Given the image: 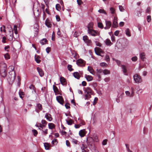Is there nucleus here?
Listing matches in <instances>:
<instances>
[{
	"instance_id": "nucleus-34",
	"label": "nucleus",
	"mask_w": 152,
	"mask_h": 152,
	"mask_svg": "<svg viewBox=\"0 0 152 152\" xmlns=\"http://www.w3.org/2000/svg\"><path fill=\"white\" fill-rule=\"evenodd\" d=\"M100 65L101 66L103 67H106L107 66V64L104 62L100 63Z\"/></svg>"
},
{
	"instance_id": "nucleus-5",
	"label": "nucleus",
	"mask_w": 152,
	"mask_h": 152,
	"mask_svg": "<svg viewBox=\"0 0 152 152\" xmlns=\"http://www.w3.org/2000/svg\"><path fill=\"white\" fill-rule=\"evenodd\" d=\"M88 33L93 37H95L98 35L97 31L93 29H91L88 28Z\"/></svg>"
},
{
	"instance_id": "nucleus-45",
	"label": "nucleus",
	"mask_w": 152,
	"mask_h": 152,
	"mask_svg": "<svg viewBox=\"0 0 152 152\" xmlns=\"http://www.w3.org/2000/svg\"><path fill=\"white\" fill-rule=\"evenodd\" d=\"M53 88L54 91L55 92H56L58 91L57 88L54 85L53 86Z\"/></svg>"
},
{
	"instance_id": "nucleus-47",
	"label": "nucleus",
	"mask_w": 152,
	"mask_h": 152,
	"mask_svg": "<svg viewBox=\"0 0 152 152\" xmlns=\"http://www.w3.org/2000/svg\"><path fill=\"white\" fill-rule=\"evenodd\" d=\"M119 8L120 11L123 12L124 10V8L122 6L119 5Z\"/></svg>"
},
{
	"instance_id": "nucleus-4",
	"label": "nucleus",
	"mask_w": 152,
	"mask_h": 152,
	"mask_svg": "<svg viewBox=\"0 0 152 152\" xmlns=\"http://www.w3.org/2000/svg\"><path fill=\"white\" fill-rule=\"evenodd\" d=\"M133 78L136 83H141L142 82L141 77L137 74H135L133 76Z\"/></svg>"
},
{
	"instance_id": "nucleus-7",
	"label": "nucleus",
	"mask_w": 152,
	"mask_h": 152,
	"mask_svg": "<svg viewBox=\"0 0 152 152\" xmlns=\"http://www.w3.org/2000/svg\"><path fill=\"white\" fill-rule=\"evenodd\" d=\"M85 62L82 59H78L76 61V64L80 66H84L85 65Z\"/></svg>"
},
{
	"instance_id": "nucleus-56",
	"label": "nucleus",
	"mask_w": 152,
	"mask_h": 152,
	"mask_svg": "<svg viewBox=\"0 0 152 152\" xmlns=\"http://www.w3.org/2000/svg\"><path fill=\"white\" fill-rule=\"evenodd\" d=\"M113 60H115L116 61V63H117V64L119 66L121 64V62L120 61L116 59H113Z\"/></svg>"
},
{
	"instance_id": "nucleus-1",
	"label": "nucleus",
	"mask_w": 152,
	"mask_h": 152,
	"mask_svg": "<svg viewBox=\"0 0 152 152\" xmlns=\"http://www.w3.org/2000/svg\"><path fill=\"white\" fill-rule=\"evenodd\" d=\"M10 71L8 72V77L7 78V80L9 83H12L14 80L16 75L14 71L15 67L13 66H10L8 68Z\"/></svg>"
},
{
	"instance_id": "nucleus-64",
	"label": "nucleus",
	"mask_w": 152,
	"mask_h": 152,
	"mask_svg": "<svg viewBox=\"0 0 152 152\" xmlns=\"http://www.w3.org/2000/svg\"><path fill=\"white\" fill-rule=\"evenodd\" d=\"M56 20L57 21H59L60 20V17L58 15H56Z\"/></svg>"
},
{
	"instance_id": "nucleus-9",
	"label": "nucleus",
	"mask_w": 152,
	"mask_h": 152,
	"mask_svg": "<svg viewBox=\"0 0 152 152\" xmlns=\"http://www.w3.org/2000/svg\"><path fill=\"white\" fill-rule=\"evenodd\" d=\"M118 26V24L117 22V18L115 17L113 21L112 27L114 28H117Z\"/></svg>"
},
{
	"instance_id": "nucleus-3",
	"label": "nucleus",
	"mask_w": 152,
	"mask_h": 152,
	"mask_svg": "<svg viewBox=\"0 0 152 152\" xmlns=\"http://www.w3.org/2000/svg\"><path fill=\"white\" fill-rule=\"evenodd\" d=\"M42 124H38L37 125H36V126L37 127H40L41 128H42V131L46 135L47 133V129L44 130L43 127H45L47 124V121L44 120H42L41 121Z\"/></svg>"
},
{
	"instance_id": "nucleus-12",
	"label": "nucleus",
	"mask_w": 152,
	"mask_h": 152,
	"mask_svg": "<svg viewBox=\"0 0 152 152\" xmlns=\"http://www.w3.org/2000/svg\"><path fill=\"white\" fill-rule=\"evenodd\" d=\"M37 70L40 76L42 77L44 75V72L39 67H37Z\"/></svg>"
},
{
	"instance_id": "nucleus-46",
	"label": "nucleus",
	"mask_w": 152,
	"mask_h": 152,
	"mask_svg": "<svg viewBox=\"0 0 152 152\" xmlns=\"http://www.w3.org/2000/svg\"><path fill=\"white\" fill-rule=\"evenodd\" d=\"M86 43H87V44L88 45H90L91 43V40L88 39L87 40H86V41L85 42Z\"/></svg>"
},
{
	"instance_id": "nucleus-54",
	"label": "nucleus",
	"mask_w": 152,
	"mask_h": 152,
	"mask_svg": "<svg viewBox=\"0 0 152 152\" xmlns=\"http://www.w3.org/2000/svg\"><path fill=\"white\" fill-rule=\"evenodd\" d=\"M147 21L148 22H150L151 20V16L150 15H148L147 18Z\"/></svg>"
},
{
	"instance_id": "nucleus-31",
	"label": "nucleus",
	"mask_w": 152,
	"mask_h": 152,
	"mask_svg": "<svg viewBox=\"0 0 152 152\" xmlns=\"http://www.w3.org/2000/svg\"><path fill=\"white\" fill-rule=\"evenodd\" d=\"M96 50L99 52L100 53H104V52L102 51V50L100 48L98 47H96Z\"/></svg>"
},
{
	"instance_id": "nucleus-25",
	"label": "nucleus",
	"mask_w": 152,
	"mask_h": 152,
	"mask_svg": "<svg viewBox=\"0 0 152 152\" xmlns=\"http://www.w3.org/2000/svg\"><path fill=\"white\" fill-rule=\"evenodd\" d=\"M104 75L109 74L110 73V71L107 69H105L103 71V72Z\"/></svg>"
},
{
	"instance_id": "nucleus-27",
	"label": "nucleus",
	"mask_w": 152,
	"mask_h": 152,
	"mask_svg": "<svg viewBox=\"0 0 152 152\" xmlns=\"http://www.w3.org/2000/svg\"><path fill=\"white\" fill-rule=\"evenodd\" d=\"M105 43L107 45H110V44L111 43L110 40L107 39L106 40Z\"/></svg>"
},
{
	"instance_id": "nucleus-35",
	"label": "nucleus",
	"mask_w": 152,
	"mask_h": 152,
	"mask_svg": "<svg viewBox=\"0 0 152 152\" xmlns=\"http://www.w3.org/2000/svg\"><path fill=\"white\" fill-rule=\"evenodd\" d=\"M88 70L90 72V73L93 74L92 72L93 71V70L92 67L88 66Z\"/></svg>"
},
{
	"instance_id": "nucleus-36",
	"label": "nucleus",
	"mask_w": 152,
	"mask_h": 152,
	"mask_svg": "<svg viewBox=\"0 0 152 152\" xmlns=\"http://www.w3.org/2000/svg\"><path fill=\"white\" fill-rule=\"evenodd\" d=\"M4 57L5 59L6 60L9 59L10 58V57L8 53H7L4 55Z\"/></svg>"
},
{
	"instance_id": "nucleus-57",
	"label": "nucleus",
	"mask_w": 152,
	"mask_h": 152,
	"mask_svg": "<svg viewBox=\"0 0 152 152\" xmlns=\"http://www.w3.org/2000/svg\"><path fill=\"white\" fill-rule=\"evenodd\" d=\"M57 35L58 36V37H61V32L60 31V30L59 28H58V31L57 32Z\"/></svg>"
},
{
	"instance_id": "nucleus-50",
	"label": "nucleus",
	"mask_w": 152,
	"mask_h": 152,
	"mask_svg": "<svg viewBox=\"0 0 152 152\" xmlns=\"http://www.w3.org/2000/svg\"><path fill=\"white\" fill-rule=\"evenodd\" d=\"M131 59L133 61H135L137 60V56H135L132 57Z\"/></svg>"
},
{
	"instance_id": "nucleus-10",
	"label": "nucleus",
	"mask_w": 152,
	"mask_h": 152,
	"mask_svg": "<svg viewBox=\"0 0 152 152\" xmlns=\"http://www.w3.org/2000/svg\"><path fill=\"white\" fill-rule=\"evenodd\" d=\"M42 105L40 104H37L36 107L35 111L37 113H39V111L42 110Z\"/></svg>"
},
{
	"instance_id": "nucleus-21",
	"label": "nucleus",
	"mask_w": 152,
	"mask_h": 152,
	"mask_svg": "<svg viewBox=\"0 0 152 152\" xmlns=\"http://www.w3.org/2000/svg\"><path fill=\"white\" fill-rule=\"evenodd\" d=\"M47 42V39L45 38L42 39L40 41V43L42 45H44Z\"/></svg>"
},
{
	"instance_id": "nucleus-44",
	"label": "nucleus",
	"mask_w": 152,
	"mask_h": 152,
	"mask_svg": "<svg viewBox=\"0 0 152 152\" xmlns=\"http://www.w3.org/2000/svg\"><path fill=\"white\" fill-rule=\"evenodd\" d=\"M80 35V33L77 31H76L74 34V36L76 37H77Z\"/></svg>"
},
{
	"instance_id": "nucleus-14",
	"label": "nucleus",
	"mask_w": 152,
	"mask_h": 152,
	"mask_svg": "<svg viewBox=\"0 0 152 152\" xmlns=\"http://www.w3.org/2000/svg\"><path fill=\"white\" fill-rule=\"evenodd\" d=\"M85 77L88 81H91L93 80V77L91 75H87L86 74L85 75Z\"/></svg>"
},
{
	"instance_id": "nucleus-55",
	"label": "nucleus",
	"mask_w": 152,
	"mask_h": 152,
	"mask_svg": "<svg viewBox=\"0 0 152 152\" xmlns=\"http://www.w3.org/2000/svg\"><path fill=\"white\" fill-rule=\"evenodd\" d=\"M77 2L79 5H80L83 4V2L81 0H77Z\"/></svg>"
},
{
	"instance_id": "nucleus-51",
	"label": "nucleus",
	"mask_w": 152,
	"mask_h": 152,
	"mask_svg": "<svg viewBox=\"0 0 152 152\" xmlns=\"http://www.w3.org/2000/svg\"><path fill=\"white\" fill-rule=\"evenodd\" d=\"M107 139L104 140L102 143L103 145H105L107 144Z\"/></svg>"
},
{
	"instance_id": "nucleus-37",
	"label": "nucleus",
	"mask_w": 152,
	"mask_h": 152,
	"mask_svg": "<svg viewBox=\"0 0 152 152\" xmlns=\"http://www.w3.org/2000/svg\"><path fill=\"white\" fill-rule=\"evenodd\" d=\"M32 132L35 136H36L37 135L38 132L36 130L34 129L32 130Z\"/></svg>"
},
{
	"instance_id": "nucleus-18",
	"label": "nucleus",
	"mask_w": 152,
	"mask_h": 152,
	"mask_svg": "<svg viewBox=\"0 0 152 152\" xmlns=\"http://www.w3.org/2000/svg\"><path fill=\"white\" fill-rule=\"evenodd\" d=\"M66 121L67 124L69 125H71L74 122V121L71 119H69V120L66 119Z\"/></svg>"
},
{
	"instance_id": "nucleus-39",
	"label": "nucleus",
	"mask_w": 152,
	"mask_h": 152,
	"mask_svg": "<svg viewBox=\"0 0 152 152\" xmlns=\"http://www.w3.org/2000/svg\"><path fill=\"white\" fill-rule=\"evenodd\" d=\"M98 12L100 13H103L104 14H107L106 12H105V11L103 9H99L98 10Z\"/></svg>"
},
{
	"instance_id": "nucleus-38",
	"label": "nucleus",
	"mask_w": 152,
	"mask_h": 152,
	"mask_svg": "<svg viewBox=\"0 0 152 152\" xmlns=\"http://www.w3.org/2000/svg\"><path fill=\"white\" fill-rule=\"evenodd\" d=\"M105 60L107 62H108L110 60V57L108 55H106L105 57Z\"/></svg>"
},
{
	"instance_id": "nucleus-28",
	"label": "nucleus",
	"mask_w": 152,
	"mask_h": 152,
	"mask_svg": "<svg viewBox=\"0 0 152 152\" xmlns=\"http://www.w3.org/2000/svg\"><path fill=\"white\" fill-rule=\"evenodd\" d=\"M72 66L71 65L68 64L67 66V68L68 70L71 72L74 70V69L72 68Z\"/></svg>"
},
{
	"instance_id": "nucleus-41",
	"label": "nucleus",
	"mask_w": 152,
	"mask_h": 152,
	"mask_svg": "<svg viewBox=\"0 0 152 152\" xmlns=\"http://www.w3.org/2000/svg\"><path fill=\"white\" fill-rule=\"evenodd\" d=\"M51 39L53 41L55 40V34L54 31H53L52 33Z\"/></svg>"
},
{
	"instance_id": "nucleus-30",
	"label": "nucleus",
	"mask_w": 152,
	"mask_h": 152,
	"mask_svg": "<svg viewBox=\"0 0 152 152\" xmlns=\"http://www.w3.org/2000/svg\"><path fill=\"white\" fill-rule=\"evenodd\" d=\"M90 86H92L94 88V89L96 90V87L97 86V83H93L90 85Z\"/></svg>"
},
{
	"instance_id": "nucleus-62",
	"label": "nucleus",
	"mask_w": 152,
	"mask_h": 152,
	"mask_svg": "<svg viewBox=\"0 0 152 152\" xmlns=\"http://www.w3.org/2000/svg\"><path fill=\"white\" fill-rule=\"evenodd\" d=\"M93 26V24L92 23H90L88 26V27H87V28H88V27L89 28H91Z\"/></svg>"
},
{
	"instance_id": "nucleus-29",
	"label": "nucleus",
	"mask_w": 152,
	"mask_h": 152,
	"mask_svg": "<svg viewBox=\"0 0 152 152\" xmlns=\"http://www.w3.org/2000/svg\"><path fill=\"white\" fill-rule=\"evenodd\" d=\"M98 26L99 28H103V26L102 23L100 22H99L97 23Z\"/></svg>"
},
{
	"instance_id": "nucleus-19",
	"label": "nucleus",
	"mask_w": 152,
	"mask_h": 152,
	"mask_svg": "<svg viewBox=\"0 0 152 152\" xmlns=\"http://www.w3.org/2000/svg\"><path fill=\"white\" fill-rule=\"evenodd\" d=\"M105 22L106 26H107L109 28H110L112 25L111 22L110 21H107V20H106Z\"/></svg>"
},
{
	"instance_id": "nucleus-8",
	"label": "nucleus",
	"mask_w": 152,
	"mask_h": 152,
	"mask_svg": "<svg viewBox=\"0 0 152 152\" xmlns=\"http://www.w3.org/2000/svg\"><path fill=\"white\" fill-rule=\"evenodd\" d=\"M56 99L58 102L60 104L64 105V100L62 96H56Z\"/></svg>"
},
{
	"instance_id": "nucleus-43",
	"label": "nucleus",
	"mask_w": 152,
	"mask_h": 152,
	"mask_svg": "<svg viewBox=\"0 0 152 152\" xmlns=\"http://www.w3.org/2000/svg\"><path fill=\"white\" fill-rule=\"evenodd\" d=\"M14 33L15 34H17L18 33L17 27L16 25H15L14 26Z\"/></svg>"
},
{
	"instance_id": "nucleus-13",
	"label": "nucleus",
	"mask_w": 152,
	"mask_h": 152,
	"mask_svg": "<svg viewBox=\"0 0 152 152\" xmlns=\"http://www.w3.org/2000/svg\"><path fill=\"white\" fill-rule=\"evenodd\" d=\"M73 76L75 78L77 79H79L80 77V74L78 72H75L73 73Z\"/></svg>"
},
{
	"instance_id": "nucleus-33",
	"label": "nucleus",
	"mask_w": 152,
	"mask_h": 152,
	"mask_svg": "<svg viewBox=\"0 0 152 152\" xmlns=\"http://www.w3.org/2000/svg\"><path fill=\"white\" fill-rule=\"evenodd\" d=\"M56 8L57 10L59 11L61 10V6L59 4H57L56 6Z\"/></svg>"
},
{
	"instance_id": "nucleus-17",
	"label": "nucleus",
	"mask_w": 152,
	"mask_h": 152,
	"mask_svg": "<svg viewBox=\"0 0 152 152\" xmlns=\"http://www.w3.org/2000/svg\"><path fill=\"white\" fill-rule=\"evenodd\" d=\"M48 127L49 129H52L55 128V125L52 123L48 124Z\"/></svg>"
},
{
	"instance_id": "nucleus-58",
	"label": "nucleus",
	"mask_w": 152,
	"mask_h": 152,
	"mask_svg": "<svg viewBox=\"0 0 152 152\" xmlns=\"http://www.w3.org/2000/svg\"><path fill=\"white\" fill-rule=\"evenodd\" d=\"M146 13H150L151 12V8L150 7H148L146 10Z\"/></svg>"
},
{
	"instance_id": "nucleus-11",
	"label": "nucleus",
	"mask_w": 152,
	"mask_h": 152,
	"mask_svg": "<svg viewBox=\"0 0 152 152\" xmlns=\"http://www.w3.org/2000/svg\"><path fill=\"white\" fill-rule=\"evenodd\" d=\"M85 129L81 130L79 132V135L81 137H83L85 135Z\"/></svg>"
},
{
	"instance_id": "nucleus-60",
	"label": "nucleus",
	"mask_w": 152,
	"mask_h": 152,
	"mask_svg": "<svg viewBox=\"0 0 152 152\" xmlns=\"http://www.w3.org/2000/svg\"><path fill=\"white\" fill-rule=\"evenodd\" d=\"M94 51H95V52L96 53V54L97 55H98V56H99V55H100V53H99V52H98L96 49V48H95L94 49Z\"/></svg>"
},
{
	"instance_id": "nucleus-2",
	"label": "nucleus",
	"mask_w": 152,
	"mask_h": 152,
	"mask_svg": "<svg viewBox=\"0 0 152 152\" xmlns=\"http://www.w3.org/2000/svg\"><path fill=\"white\" fill-rule=\"evenodd\" d=\"M7 70L6 64L4 62L0 63V74L2 77H5L7 75Z\"/></svg>"
},
{
	"instance_id": "nucleus-59",
	"label": "nucleus",
	"mask_w": 152,
	"mask_h": 152,
	"mask_svg": "<svg viewBox=\"0 0 152 152\" xmlns=\"http://www.w3.org/2000/svg\"><path fill=\"white\" fill-rule=\"evenodd\" d=\"M65 106L66 108V109H68L70 108V106H69V104L68 103H66L65 105Z\"/></svg>"
},
{
	"instance_id": "nucleus-61",
	"label": "nucleus",
	"mask_w": 152,
	"mask_h": 152,
	"mask_svg": "<svg viewBox=\"0 0 152 152\" xmlns=\"http://www.w3.org/2000/svg\"><path fill=\"white\" fill-rule=\"evenodd\" d=\"M52 119V118L51 117V116L50 114H48V121H51Z\"/></svg>"
},
{
	"instance_id": "nucleus-52",
	"label": "nucleus",
	"mask_w": 152,
	"mask_h": 152,
	"mask_svg": "<svg viewBox=\"0 0 152 152\" xmlns=\"http://www.w3.org/2000/svg\"><path fill=\"white\" fill-rule=\"evenodd\" d=\"M55 143H56V144L57 143V140L56 139H54L51 142V143L53 145Z\"/></svg>"
},
{
	"instance_id": "nucleus-22",
	"label": "nucleus",
	"mask_w": 152,
	"mask_h": 152,
	"mask_svg": "<svg viewBox=\"0 0 152 152\" xmlns=\"http://www.w3.org/2000/svg\"><path fill=\"white\" fill-rule=\"evenodd\" d=\"M125 33L126 35L128 37H130L131 36L129 29L127 28L126 30Z\"/></svg>"
},
{
	"instance_id": "nucleus-20",
	"label": "nucleus",
	"mask_w": 152,
	"mask_h": 152,
	"mask_svg": "<svg viewBox=\"0 0 152 152\" xmlns=\"http://www.w3.org/2000/svg\"><path fill=\"white\" fill-rule=\"evenodd\" d=\"M60 81L61 84L64 85V83L66 82V79L64 77H61L60 78Z\"/></svg>"
},
{
	"instance_id": "nucleus-53",
	"label": "nucleus",
	"mask_w": 152,
	"mask_h": 152,
	"mask_svg": "<svg viewBox=\"0 0 152 152\" xmlns=\"http://www.w3.org/2000/svg\"><path fill=\"white\" fill-rule=\"evenodd\" d=\"M110 11L111 13L112 14H113L115 12V10L114 8L113 7H110Z\"/></svg>"
},
{
	"instance_id": "nucleus-49",
	"label": "nucleus",
	"mask_w": 152,
	"mask_h": 152,
	"mask_svg": "<svg viewBox=\"0 0 152 152\" xmlns=\"http://www.w3.org/2000/svg\"><path fill=\"white\" fill-rule=\"evenodd\" d=\"M88 39V37L86 35H85L83 37V40L84 42Z\"/></svg>"
},
{
	"instance_id": "nucleus-32",
	"label": "nucleus",
	"mask_w": 152,
	"mask_h": 152,
	"mask_svg": "<svg viewBox=\"0 0 152 152\" xmlns=\"http://www.w3.org/2000/svg\"><path fill=\"white\" fill-rule=\"evenodd\" d=\"M71 142L73 144H77L78 141L77 140L72 138V139Z\"/></svg>"
},
{
	"instance_id": "nucleus-16",
	"label": "nucleus",
	"mask_w": 152,
	"mask_h": 152,
	"mask_svg": "<svg viewBox=\"0 0 152 152\" xmlns=\"http://www.w3.org/2000/svg\"><path fill=\"white\" fill-rule=\"evenodd\" d=\"M95 42V43L96 45L99 47H101L102 44L99 42V40L98 39H96Z\"/></svg>"
},
{
	"instance_id": "nucleus-23",
	"label": "nucleus",
	"mask_w": 152,
	"mask_h": 152,
	"mask_svg": "<svg viewBox=\"0 0 152 152\" xmlns=\"http://www.w3.org/2000/svg\"><path fill=\"white\" fill-rule=\"evenodd\" d=\"M140 58L144 61L145 58V54L144 53H142L140 55Z\"/></svg>"
},
{
	"instance_id": "nucleus-48",
	"label": "nucleus",
	"mask_w": 152,
	"mask_h": 152,
	"mask_svg": "<svg viewBox=\"0 0 152 152\" xmlns=\"http://www.w3.org/2000/svg\"><path fill=\"white\" fill-rule=\"evenodd\" d=\"M81 148L82 150V152H84L85 151L84 149L86 148V147H85L83 144H82V146L81 147Z\"/></svg>"
},
{
	"instance_id": "nucleus-15",
	"label": "nucleus",
	"mask_w": 152,
	"mask_h": 152,
	"mask_svg": "<svg viewBox=\"0 0 152 152\" xmlns=\"http://www.w3.org/2000/svg\"><path fill=\"white\" fill-rule=\"evenodd\" d=\"M40 56L37 55H35V60L36 61L37 63H39L41 61Z\"/></svg>"
},
{
	"instance_id": "nucleus-26",
	"label": "nucleus",
	"mask_w": 152,
	"mask_h": 152,
	"mask_svg": "<svg viewBox=\"0 0 152 152\" xmlns=\"http://www.w3.org/2000/svg\"><path fill=\"white\" fill-rule=\"evenodd\" d=\"M121 68L123 70V71L124 73H126L127 72L126 69V66L125 65H121Z\"/></svg>"
},
{
	"instance_id": "nucleus-42",
	"label": "nucleus",
	"mask_w": 152,
	"mask_h": 152,
	"mask_svg": "<svg viewBox=\"0 0 152 152\" xmlns=\"http://www.w3.org/2000/svg\"><path fill=\"white\" fill-rule=\"evenodd\" d=\"M96 71H97V73L99 74H100L102 72H103V70L101 69H97Z\"/></svg>"
},
{
	"instance_id": "nucleus-24",
	"label": "nucleus",
	"mask_w": 152,
	"mask_h": 152,
	"mask_svg": "<svg viewBox=\"0 0 152 152\" xmlns=\"http://www.w3.org/2000/svg\"><path fill=\"white\" fill-rule=\"evenodd\" d=\"M41 7L43 11V19L44 20L46 18V16L45 15V13L44 12L45 6L43 5H42Z\"/></svg>"
},
{
	"instance_id": "nucleus-63",
	"label": "nucleus",
	"mask_w": 152,
	"mask_h": 152,
	"mask_svg": "<svg viewBox=\"0 0 152 152\" xmlns=\"http://www.w3.org/2000/svg\"><path fill=\"white\" fill-rule=\"evenodd\" d=\"M119 31L118 30L114 32V35L116 36H118L119 34Z\"/></svg>"
},
{
	"instance_id": "nucleus-40",
	"label": "nucleus",
	"mask_w": 152,
	"mask_h": 152,
	"mask_svg": "<svg viewBox=\"0 0 152 152\" xmlns=\"http://www.w3.org/2000/svg\"><path fill=\"white\" fill-rule=\"evenodd\" d=\"M5 27L4 26H2L0 28V30L1 32H2L3 31L4 32H6V30L5 29Z\"/></svg>"
},
{
	"instance_id": "nucleus-6",
	"label": "nucleus",
	"mask_w": 152,
	"mask_h": 152,
	"mask_svg": "<svg viewBox=\"0 0 152 152\" xmlns=\"http://www.w3.org/2000/svg\"><path fill=\"white\" fill-rule=\"evenodd\" d=\"M84 91L86 94L88 95V94H94L93 91L89 87L85 88Z\"/></svg>"
}]
</instances>
